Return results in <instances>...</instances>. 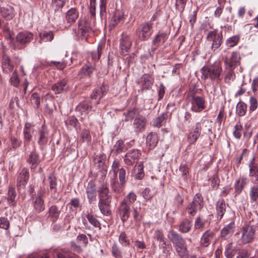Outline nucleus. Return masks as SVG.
Returning a JSON list of instances; mask_svg holds the SVG:
<instances>
[{"label": "nucleus", "mask_w": 258, "mask_h": 258, "mask_svg": "<svg viewBox=\"0 0 258 258\" xmlns=\"http://www.w3.org/2000/svg\"><path fill=\"white\" fill-rule=\"evenodd\" d=\"M98 192L99 194L98 207L101 213L104 215H110L112 197L109 194V189L107 183L102 184L98 188Z\"/></svg>", "instance_id": "f257e3e1"}, {"label": "nucleus", "mask_w": 258, "mask_h": 258, "mask_svg": "<svg viewBox=\"0 0 258 258\" xmlns=\"http://www.w3.org/2000/svg\"><path fill=\"white\" fill-rule=\"evenodd\" d=\"M167 236L175 247V249L181 258H188L185 240L180 235L173 231L168 232Z\"/></svg>", "instance_id": "f03ea898"}, {"label": "nucleus", "mask_w": 258, "mask_h": 258, "mask_svg": "<svg viewBox=\"0 0 258 258\" xmlns=\"http://www.w3.org/2000/svg\"><path fill=\"white\" fill-rule=\"evenodd\" d=\"M203 205L204 201L202 197L199 194H196L192 202L188 204L186 208L188 214L190 216L194 217L198 211L203 208Z\"/></svg>", "instance_id": "7ed1b4c3"}, {"label": "nucleus", "mask_w": 258, "mask_h": 258, "mask_svg": "<svg viewBox=\"0 0 258 258\" xmlns=\"http://www.w3.org/2000/svg\"><path fill=\"white\" fill-rule=\"evenodd\" d=\"M33 38V34L28 31L19 32L16 37L14 48L21 49L23 46L30 42Z\"/></svg>", "instance_id": "20e7f679"}, {"label": "nucleus", "mask_w": 258, "mask_h": 258, "mask_svg": "<svg viewBox=\"0 0 258 258\" xmlns=\"http://www.w3.org/2000/svg\"><path fill=\"white\" fill-rule=\"evenodd\" d=\"M90 30V26L86 19L81 18L78 22V29L75 30V33L78 38L86 40Z\"/></svg>", "instance_id": "39448f33"}, {"label": "nucleus", "mask_w": 258, "mask_h": 258, "mask_svg": "<svg viewBox=\"0 0 258 258\" xmlns=\"http://www.w3.org/2000/svg\"><path fill=\"white\" fill-rule=\"evenodd\" d=\"M255 229L252 225H245L241 230V242L242 244H246L250 242L254 238Z\"/></svg>", "instance_id": "423d86ee"}, {"label": "nucleus", "mask_w": 258, "mask_h": 258, "mask_svg": "<svg viewBox=\"0 0 258 258\" xmlns=\"http://www.w3.org/2000/svg\"><path fill=\"white\" fill-rule=\"evenodd\" d=\"M152 23L144 22L140 25L138 29V35L139 38L142 41L147 40L153 33Z\"/></svg>", "instance_id": "0eeeda50"}, {"label": "nucleus", "mask_w": 258, "mask_h": 258, "mask_svg": "<svg viewBox=\"0 0 258 258\" xmlns=\"http://www.w3.org/2000/svg\"><path fill=\"white\" fill-rule=\"evenodd\" d=\"M207 38L209 41H212L211 48L215 50L221 45L223 35L221 32L218 33L217 31L215 30L208 33Z\"/></svg>", "instance_id": "6e6552de"}, {"label": "nucleus", "mask_w": 258, "mask_h": 258, "mask_svg": "<svg viewBox=\"0 0 258 258\" xmlns=\"http://www.w3.org/2000/svg\"><path fill=\"white\" fill-rule=\"evenodd\" d=\"M141 156V153L140 150L137 149L131 150L124 156V163L127 165L132 166L137 162Z\"/></svg>", "instance_id": "1a4fd4ad"}, {"label": "nucleus", "mask_w": 258, "mask_h": 258, "mask_svg": "<svg viewBox=\"0 0 258 258\" xmlns=\"http://www.w3.org/2000/svg\"><path fill=\"white\" fill-rule=\"evenodd\" d=\"M132 45V38L126 34H123L120 39V53L125 55L130 50Z\"/></svg>", "instance_id": "9d476101"}, {"label": "nucleus", "mask_w": 258, "mask_h": 258, "mask_svg": "<svg viewBox=\"0 0 258 258\" xmlns=\"http://www.w3.org/2000/svg\"><path fill=\"white\" fill-rule=\"evenodd\" d=\"M192 106L191 109L195 112H200L205 108V101L201 96H193L191 100Z\"/></svg>", "instance_id": "9b49d317"}, {"label": "nucleus", "mask_w": 258, "mask_h": 258, "mask_svg": "<svg viewBox=\"0 0 258 258\" xmlns=\"http://www.w3.org/2000/svg\"><path fill=\"white\" fill-rule=\"evenodd\" d=\"M24 140L26 141L30 142L34 136L37 137V130L36 126L30 123H26L24 128Z\"/></svg>", "instance_id": "f8f14e48"}, {"label": "nucleus", "mask_w": 258, "mask_h": 258, "mask_svg": "<svg viewBox=\"0 0 258 258\" xmlns=\"http://www.w3.org/2000/svg\"><path fill=\"white\" fill-rule=\"evenodd\" d=\"M254 157L250 160L248 164L249 168V176L251 178V182L258 184V166L254 163Z\"/></svg>", "instance_id": "ddd939ff"}, {"label": "nucleus", "mask_w": 258, "mask_h": 258, "mask_svg": "<svg viewBox=\"0 0 258 258\" xmlns=\"http://www.w3.org/2000/svg\"><path fill=\"white\" fill-rule=\"evenodd\" d=\"M154 83V79L149 74H144L140 78L138 83L141 86L142 91L149 90L151 88Z\"/></svg>", "instance_id": "4468645a"}, {"label": "nucleus", "mask_w": 258, "mask_h": 258, "mask_svg": "<svg viewBox=\"0 0 258 258\" xmlns=\"http://www.w3.org/2000/svg\"><path fill=\"white\" fill-rule=\"evenodd\" d=\"M131 206L126 203L125 201H122L118 207V213L123 222L127 220L130 215Z\"/></svg>", "instance_id": "2eb2a0df"}, {"label": "nucleus", "mask_w": 258, "mask_h": 258, "mask_svg": "<svg viewBox=\"0 0 258 258\" xmlns=\"http://www.w3.org/2000/svg\"><path fill=\"white\" fill-rule=\"evenodd\" d=\"M210 78L212 80H221L220 76L222 69L219 63H215L209 67Z\"/></svg>", "instance_id": "dca6fc26"}, {"label": "nucleus", "mask_w": 258, "mask_h": 258, "mask_svg": "<svg viewBox=\"0 0 258 258\" xmlns=\"http://www.w3.org/2000/svg\"><path fill=\"white\" fill-rule=\"evenodd\" d=\"M37 143L39 145H44L46 144L48 139V131L47 127L44 125H42L37 134Z\"/></svg>", "instance_id": "f3484780"}, {"label": "nucleus", "mask_w": 258, "mask_h": 258, "mask_svg": "<svg viewBox=\"0 0 258 258\" xmlns=\"http://www.w3.org/2000/svg\"><path fill=\"white\" fill-rule=\"evenodd\" d=\"M45 192V189L41 188L37 193V197H36L34 203V208L35 210L38 212H40L43 211L45 209V206L44 204V200L42 198V196H43Z\"/></svg>", "instance_id": "a211bd4d"}, {"label": "nucleus", "mask_w": 258, "mask_h": 258, "mask_svg": "<svg viewBox=\"0 0 258 258\" xmlns=\"http://www.w3.org/2000/svg\"><path fill=\"white\" fill-rule=\"evenodd\" d=\"M147 120L145 117L140 115L134 120L133 127L136 132H142L145 129Z\"/></svg>", "instance_id": "6ab92c4d"}, {"label": "nucleus", "mask_w": 258, "mask_h": 258, "mask_svg": "<svg viewBox=\"0 0 258 258\" xmlns=\"http://www.w3.org/2000/svg\"><path fill=\"white\" fill-rule=\"evenodd\" d=\"M202 125L201 122H197L194 126V131L189 134L188 140L190 143H194L198 140L201 134Z\"/></svg>", "instance_id": "aec40b11"}, {"label": "nucleus", "mask_w": 258, "mask_h": 258, "mask_svg": "<svg viewBox=\"0 0 258 258\" xmlns=\"http://www.w3.org/2000/svg\"><path fill=\"white\" fill-rule=\"evenodd\" d=\"M240 59V56L239 52L234 51L232 53L230 58H225V62L228 67L232 69L239 64Z\"/></svg>", "instance_id": "412c9836"}, {"label": "nucleus", "mask_w": 258, "mask_h": 258, "mask_svg": "<svg viewBox=\"0 0 258 258\" xmlns=\"http://www.w3.org/2000/svg\"><path fill=\"white\" fill-rule=\"evenodd\" d=\"M86 192L87 198L90 203H92L96 201V188L95 183L93 181L89 182L86 188Z\"/></svg>", "instance_id": "4be33fe9"}, {"label": "nucleus", "mask_w": 258, "mask_h": 258, "mask_svg": "<svg viewBox=\"0 0 258 258\" xmlns=\"http://www.w3.org/2000/svg\"><path fill=\"white\" fill-rule=\"evenodd\" d=\"M68 86L66 80L63 79L53 84L51 86L52 90L55 94L62 93L67 90Z\"/></svg>", "instance_id": "5701e85b"}, {"label": "nucleus", "mask_w": 258, "mask_h": 258, "mask_svg": "<svg viewBox=\"0 0 258 258\" xmlns=\"http://www.w3.org/2000/svg\"><path fill=\"white\" fill-rule=\"evenodd\" d=\"M214 233L210 230L205 231L201 238V244L205 247L209 246L213 239Z\"/></svg>", "instance_id": "b1692460"}, {"label": "nucleus", "mask_w": 258, "mask_h": 258, "mask_svg": "<svg viewBox=\"0 0 258 258\" xmlns=\"http://www.w3.org/2000/svg\"><path fill=\"white\" fill-rule=\"evenodd\" d=\"M235 229L234 222H231L225 226L221 231V235L226 239L229 237L233 233Z\"/></svg>", "instance_id": "393cba45"}, {"label": "nucleus", "mask_w": 258, "mask_h": 258, "mask_svg": "<svg viewBox=\"0 0 258 258\" xmlns=\"http://www.w3.org/2000/svg\"><path fill=\"white\" fill-rule=\"evenodd\" d=\"M107 91V88L105 86H102L100 87L96 88L92 93L91 98L97 100L96 104L99 103L101 98L105 95Z\"/></svg>", "instance_id": "a878e982"}, {"label": "nucleus", "mask_w": 258, "mask_h": 258, "mask_svg": "<svg viewBox=\"0 0 258 258\" xmlns=\"http://www.w3.org/2000/svg\"><path fill=\"white\" fill-rule=\"evenodd\" d=\"M158 142L157 134L155 133H150L146 138V144L150 149L154 148Z\"/></svg>", "instance_id": "bb28decb"}, {"label": "nucleus", "mask_w": 258, "mask_h": 258, "mask_svg": "<svg viewBox=\"0 0 258 258\" xmlns=\"http://www.w3.org/2000/svg\"><path fill=\"white\" fill-rule=\"evenodd\" d=\"M226 206L223 199H220L216 203L217 218L221 220L226 212Z\"/></svg>", "instance_id": "cd10ccee"}, {"label": "nucleus", "mask_w": 258, "mask_h": 258, "mask_svg": "<svg viewBox=\"0 0 258 258\" xmlns=\"http://www.w3.org/2000/svg\"><path fill=\"white\" fill-rule=\"evenodd\" d=\"M79 17V12L75 8H71L67 11L66 19L68 23L71 24L75 22Z\"/></svg>", "instance_id": "c85d7f7f"}, {"label": "nucleus", "mask_w": 258, "mask_h": 258, "mask_svg": "<svg viewBox=\"0 0 258 258\" xmlns=\"http://www.w3.org/2000/svg\"><path fill=\"white\" fill-rule=\"evenodd\" d=\"M0 13L4 18L8 20H11L14 16L13 9L10 6H7L6 7H1Z\"/></svg>", "instance_id": "c756f323"}, {"label": "nucleus", "mask_w": 258, "mask_h": 258, "mask_svg": "<svg viewBox=\"0 0 258 258\" xmlns=\"http://www.w3.org/2000/svg\"><path fill=\"white\" fill-rule=\"evenodd\" d=\"M123 16V13L121 11L119 10L115 11L111 18L110 26L113 27L116 26L122 21Z\"/></svg>", "instance_id": "7c9ffc66"}, {"label": "nucleus", "mask_w": 258, "mask_h": 258, "mask_svg": "<svg viewBox=\"0 0 258 258\" xmlns=\"http://www.w3.org/2000/svg\"><path fill=\"white\" fill-rule=\"evenodd\" d=\"M157 190L155 187L150 186L146 187L142 192V196L143 198L146 200H151L153 197L157 194Z\"/></svg>", "instance_id": "2f4dec72"}, {"label": "nucleus", "mask_w": 258, "mask_h": 258, "mask_svg": "<svg viewBox=\"0 0 258 258\" xmlns=\"http://www.w3.org/2000/svg\"><path fill=\"white\" fill-rule=\"evenodd\" d=\"M29 175L28 170L23 168L20 172L17 179V184L19 186L24 185L29 179Z\"/></svg>", "instance_id": "473e14b6"}, {"label": "nucleus", "mask_w": 258, "mask_h": 258, "mask_svg": "<svg viewBox=\"0 0 258 258\" xmlns=\"http://www.w3.org/2000/svg\"><path fill=\"white\" fill-rule=\"evenodd\" d=\"M247 184V179L246 177H241L237 179L235 183V192L236 194H239L243 188Z\"/></svg>", "instance_id": "72a5a7b5"}, {"label": "nucleus", "mask_w": 258, "mask_h": 258, "mask_svg": "<svg viewBox=\"0 0 258 258\" xmlns=\"http://www.w3.org/2000/svg\"><path fill=\"white\" fill-rule=\"evenodd\" d=\"M168 38V35L165 33H160L156 35L153 40V44L158 47L162 45Z\"/></svg>", "instance_id": "f704fd0d"}, {"label": "nucleus", "mask_w": 258, "mask_h": 258, "mask_svg": "<svg viewBox=\"0 0 258 258\" xmlns=\"http://www.w3.org/2000/svg\"><path fill=\"white\" fill-rule=\"evenodd\" d=\"M144 166L143 163L140 162L136 165L133 169V173L135 174L136 179H142L145 175L144 172Z\"/></svg>", "instance_id": "c9c22d12"}, {"label": "nucleus", "mask_w": 258, "mask_h": 258, "mask_svg": "<svg viewBox=\"0 0 258 258\" xmlns=\"http://www.w3.org/2000/svg\"><path fill=\"white\" fill-rule=\"evenodd\" d=\"M123 115L125 116L124 121H128L132 119H135L136 118H138L141 115L139 110L134 108L128 110L126 112H124Z\"/></svg>", "instance_id": "e433bc0d"}, {"label": "nucleus", "mask_w": 258, "mask_h": 258, "mask_svg": "<svg viewBox=\"0 0 258 258\" xmlns=\"http://www.w3.org/2000/svg\"><path fill=\"white\" fill-rule=\"evenodd\" d=\"M237 250L236 247L233 245V243L230 242L226 245L224 251V254L227 258H233L236 254Z\"/></svg>", "instance_id": "4c0bfd02"}, {"label": "nucleus", "mask_w": 258, "mask_h": 258, "mask_svg": "<svg viewBox=\"0 0 258 258\" xmlns=\"http://www.w3.org/2000/svg\"><path fill=\"white\" fill-rule=\"evenodd\" d=\"M106 157L105 154H100L99 155H96L94 158V163L99 168L103 169L106 161Z\"/></svg>", "instance_id": "58836bf2"}, {"label": "nucleus", "mask_w": 258, "mask_h": 258, "mask_svg": "<svg viewBox=\"0 0 258 258\" xmlns=\"http://www.w3.org/2000/svg\"><path fill=\"white\" fill-rule=\"evenodd\" d=\"M3 71L6 73H10L13 69V65L11 63L10 58L7 56H4L2 61Z\"/></svg>", "instance_id": "ea45409f"}, {"label": "nucleus", "mask_w": 258, "mask_h": 258, "mask_svg": "<svg viewBox=\"0 0 258 258\" xmlns=\"http://www.w3.org/2000/svg\"><path fill=\"white\" fill-rule=\"evenodd\" d=\"M191 226V221L187 219H185L181 222L179 230L181 232L187 233L190 230Z\"/></svg>", "instance_id": "a19ab883"}, {"label": "nucleus", "mask_w": 258, "mask_h": 258, "mask_svg": "<svg viewBox=\"0 0 258 258\" xmlns=\"http://www.w3.org/2000/svg\"><path fill=\"white\" fill-rule=\"evenodd\" d=\"M207 223V221L201 216H199L195 219L194 223L195 229L202 230L204 229Z\"/></svg>", "instance_id": "79ce46f5"}, {"label": "nucleus", "mask_w": 258, "mask_h": 258, "mask_svg": "<svg viewBox=\"0 0 258 258\" xmlns=\"http://www.w3.org/2000/svg\"><path fill=\"white\" fill-rule=\"evenodd\" d=\"M29 163L31 165L32 169L35 168L39 163V156L35 152H32L28 159Z\"/></svg>", "instance_id": "37998d69"}, {"label": "nucleus", "mask_w": 258, "mask_h": 258, "mask_svg": "<svg viewBox=\"0 0 258 258\" xmlns=\"http://www.w3.org/2000/svg\"><path fill=\"white\" fill-rule=\"evenodd\" d=\"M247 111L246 104L242 101H239L237 105L236 112L240 116H244Z\"/></svg>", "instance_id": "c03bdc74"}, {"label": "nucleus", "mask_w": 258, "mask_h": 258, "mask_svg": "<svg viewBox=\"0 0 258 258\" xmlns=\"http://www.w3.org/2000/svg\"><path fill=\"white\" fill-rule=\"evenodd\" d=\"M49 183V190L52 195H54L57 191V182L56 178L52 175H50L48 177Z\"/></svg>", "instance_id": "a18cd8bd"}, {"label": "nucleus", "mask_w": 258, "mask_h": 258, "mask_svg": "<svg viewBox=\"0 0 258 258\" xmlns=\"http://www.w3.org/2000/svg\"><path fill=\"white\" fill-rule=\"evenodd\" d=\"M167 118V114L166 113H162L158 117H156L153 120V126L155 127H160L163 123H164Z\"/></svg>", "instance_id": "49530a36"}, {"label": "nucleus", "mask_w": 258, "mask_h": 258, "mask_svg": "<svg viewBox=\"0 0 258 258\" xmlns=\"http://www.w3.org/2000/svg\"><path fill=\"white\" fill-rule=\"evenodd\" d=\"M59 213V210L55 206H51L49 210V216L51 218L53 222L58 219Z\"/></svg>", "instance_id": "de8ad7c7"}, {"label": "nucleus", "mask_w": 258, "mask_h": 258, "mask_svg": "<svg viewBox=\"0 0 258 258\" xmlns=\"http://www.w3.org/2000/svg\"><path fill=\"white\" fill-rule=\"evenodd\" d=\"M94 70V68L92 66L86 64L84 66L80 71V75L81 77L85 76H90L91 74Z\"/></svg>", "instance_id": "09e8293b"}, {"label": "nucleus", "mask_w": 258, "mask_h": 258, "mask_svg": "<svg viewBox=\"0 0 258 258\" xmlns=\"http://www.w3.org/2000/svg\"><path fill=\"white\" fill-rule=\"evenodd\" d=\"M240 36L238 35H234L229 38L226 41V45L229 47L235 46L239 41Z\"/></svg>", "instance_id": "8fccbe9b"}, {"label": "nucleus", "mask_w": 258, "mask_h": 258, "mask_svg": "<svg viewBox=\"0 0 258 258\" xmlns=\"http://www.w3.org/2000/svg\"><path fill=\"white\" fill-rule=\"evenodd\" d=\"M249 197L250 200L255 202L258 199V185L251 186L249 190Z\"/></svg>", "instance_id": "3c124183"}, {"label": "nucleus", "mask_w": 258, "mask_h": 258, "mask_svg": "<svg viewBox=\"0 0 258 258\" xmlns=\"http://www.w3.org/2000/svg\"><path fill=\"white\" fill-rule=\"evenodd\" d=\"M154 237L159 241L161 244L163 245V248L165 247L166 244L164 240V235L162 231L159 230H156L154 232Z\"/></svg>", "instance_id": "603ef678"}, {"label": "nucleus", "mask_w": 258, "mask_h": 258, "mask_svg": "<svg viewBox=\"0 0 258 258\" xmlns=\"http://www.w3.org/2000/svg\"><path fill=\"white\" fill-rule=\"evenodd\" d=\"M124 147V145L123 142L122 140H118L114 145L112 152H114L116 155H117L123 151Z\"/></svg>", "instance_id": "864d4df0"}, {"label": "nucleus", "mask_w": 258, "mask_h": 258, "mask_svg": "<svg viewBox=\"0 0 258 258\" xmlns=\"http://www.w3.org/2000/svg\"><path fill=\"white\" fill-rule=\"evenodd\" d=\"M40 37L44 42L51 41L53 38V34L52 31H44L40 33Z\"/></svg>", "instance_id": "5fc2aeb1"}, {"label": "nucleus", "mask_w": 258, "mask_h": 258, "mask_svg": "<svg viewBox=\"0 0 258 258\" xmlns=\"http://www.w3.org/2000/svg\"><path fill=\"white\" fill-rule=\"evenodd\" d=\"M119 242L123 246H128L130 244V240L128 239L125 232H121L118 238Z\"/></svg>", "instance_id": "6e6d98bb"}, {"label": "nucleus", "mask_w": 258, "mask_h": 258, "mask_svg": "<svg viewBox=\"0 0 258 258\" xmlns=\"http://www.w3.org/2000/svg\"><path fill=\"white\" fill-rule=\"evenodd\" d=\"M111 253L115 258H123L121 250L116 243L113 244L112 246Z\"/></svg>", "instance_id": "4d7b16f0"}, {"label": "nucleus", "mask_w": 258, "mask_h": 258, "mask_svg": "<svg viewBox=\"0 0 258 258\" xmlns=\"http://www.w3.org/2000/svg\"><path fill=\"white\" fill-rule=\"evenodd\" d=\"M136 200V195L133 192H131L124 198L122 201H125L128 205L131 206Z\"/></svg>", "instance_id": "13d9d810"}, {"label": "nucleus", "mask_w": 258, "mask_h": 258, "mask_svg": "<svg viewBox=\"0 0 258 258\" xmlns=\"http://www.w3.org/2000/svg\"><path fill=\"white\" fill-rule=\"evenodd\" d=\"M107 0H100V16L101 19L106 17V6Z\"/></svg>", "instance_id": "bf43d9fd"}, {"label": "nucleus", "mask_w": 258, "mask_h": 258, "mask_svg": "<svg viewBox=\"0 0 258 258\" xmlns=\"http://www.w3.org/2000/svg\"><path fill=\"white\" fill-rule=\"evenodd\" d=\"M242 126L239 122H237L234 127L233 135L236 139H240L241 136Z\"/></svg>", "instance_id": "052dcab7"}, {"label": "nucleus", "mask_w": 258, "mask_h": 258, "mask_svg": "<svg viewBox=\"0 0 258 258\" xmlns=\"http://www.w3.org/2000/svg\"><path fill=\"white\" fill-rule=\"evenodd\" d=\"M10 82L13 86L15 87H18L20 84V80L18 77V73L14 71L12 74V76L10 79Z\"/></svg>", "instance_id": "680f3d73"}, {"label": "nucleus", "mask_w": 258, "mask_h": 258, "mask_svg": "<svg viewBox=\"0 0 258 258\" xmlns=\"http://www.w3.org/2000/svg\"><path fill=\"white\" fill-rule=\"evenodd\" d=\"M16 196V194L15 189L13 187H10L8 192V200L10 204H14Z\"/></svg>", "instance_id": "e2e57ef3"}, {"label": "nucleus", "mask_w": 258, "mask_h": 258, "mask_svg": "<svg viewBox=\"0 0 258 258\" xmlns=\"http://www.w3.org/2000/svg\"><path fill=\"white\" fill-rule=\"evenodd\" d=\"M257 106L258 102L256 98L254 97H250L249 98V111L250 112L254 111L257 108Z\"/></svg>", "instance_id": "0e129e2a"}, {"label": "nucleus", "mask_w": 258, "mask_h": 258, "mask_svg": "<svg viewBox=\"0 0 258 258\" xmlns=\"http://www.w3.org/2000/svg\"><path fill=\"white\" fill-rule=\"evenodd\" d=\"M86 218H87L89 222L94 227H100V224L99 222L96 219V218L93 215L88 214L86 215Z\"/></svg>", "instance_id": "69168bd1"}, {"label": "nucleus", "mask_w": 258, "mask_h": 258, "mask_svg": "<svg viewBox=\"0 0 258 258\" xmlns=\"http://www.w3.org/2000/svg\"><path fill=\"white\" fill-rule=\"evenodd\" d=\"M102 54V48L99 45L96 51L91 53V57L93 60L96 61L99 59Z\"/></svg>", "instance_id": "338daca9"}, {"label": "nucleus", "mask_w": 258, "mask_h": 258, "mask_svg": "<svg viewBox=\"0 0 258 258\" xmlns=\"http://www.w3.org/2000/svg\"><path fill=\"white\" fill-rule=\"evenodd\" d=\"M236 258H248L249 254L246 249H239L237 250Z\"/></svg>", "instance_id": "774afa93"}]
</instances>
